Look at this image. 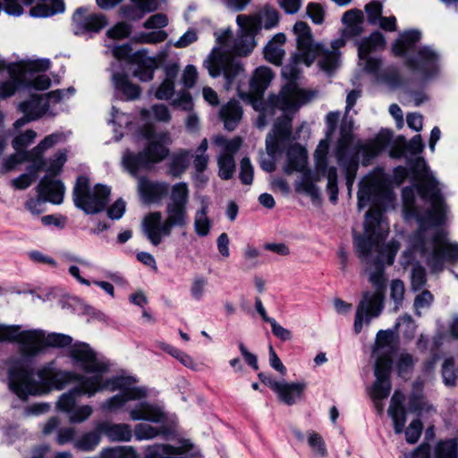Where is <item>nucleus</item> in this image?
Wrapping results in <instances>:
<instances>
[{"instance_id": "f257e3e1", "label": "nucleus", "mask_w": 458, "mask_h": 458, "mask_svg": "<svg viewBox=\"0 0 458 458\" xmlns=\"http://www.w3.org/2000/svg\"><path fill=\"white\" fill-rule=\"evenodd\" d=\"M412 169L418 181V191L425 201H428L429 208L421 212L414 205L413 188L403 190V216L406 220L415 218L419 229L409 237L408 249L403 252L400 263L404 268L412 265L411 287L417 291L426 284L425 268L415 262L417 256L425 259L432 272H440L445 262H458V243L449 242L447 232L440 227L445 221L446 208L438 182L423 159L419 158Z\"/></svg>"}, {"instance_id": "f03ea898", "label": "nucleus", "mask_w": 458, "mask_h": 458, "mask_svg": "<svg viewBox=\"0 0 458 458\" xmlns=\"http://www.w3.org/2000/svg\"><path fill=\"white\" fill-rule=\"evenodd\" d=\"M382 212L379 209H369L365 217L364 235L354 236V248L358 257L367 265H374L375 269L369 267V281L375 292H364L355 313L353 329L360 334L364 326H369L372 319L380 316L384 310L386 282L383 263L392 265L399 250L400 243L391 241L383 244L385 236L377 233L381 226Z\"/></svg>"}, {"instance_id": "7ed1b4c3", "label": "nucleus", "mask_w": 458, "mask_h": 458, "mask_svg": "<svg viewBox=\"0 0 458 458\" xmlns=\"http://www.w3.org/2000/svg\"><path fill=\"white\" fill-rule=\"evenodd\" d=\"M239 27L237 37L233 38V30L226 28L216 32V45L204 61L211 77L216 78L223 74L227 85L243 72L242 65L234 56H247L255 48V36L261 27V21L255 15L239 14L236 18Z\"/></svg>"}, {"instance_id": "20e7f679", "label": "nucleus", "mask_w": 458, "mask_h": 458, "mask_svg": "<svg viewBox=\"0 0 458 458\" xmlns=\"http://www.w3.org/2000/svg\"><path fill=\"white\" fill-rule=\"evenodd\" d=\"M37 379L32 369L22 360L13 363L8 372L10 389L20 398L26 399L29 395H40L52 389L61 390L71 382L81 384L87 378L81 374L58 370L54 362H49L38 369Z\"/></svg>"}, {"instance_id": "39448f33", "label": "nucleus", "mask_w": 458, "mask_h": 458, "mask_svg": "<svg viewBox=\"0 0 458 458\" xmlns=\"http://www.w3.org/2000/svg\"><path fill=\"white\" fill-rule=\"evenodd\" d=\"M383 148L384 145L379 140L353 143L352 122L345 121L342 123L335 156L338 165L345 174L349 195L352 193V188L356 178L360 157L362 159V165H368L370 160L381 152Z\"/></svg>"}, {"instance_id": "423d86ee", "label": "nucleus", "mask_w": 458, "mask_h": 458, "mask_svg": "<svg viewBox=\"0 0 458 458\" xmlns=\"http://www.w3.org/2000/svg\"><path fill=\"white\" fill-rule=\"evenodd\" d=\"M89 382L88 397L94 396L97 393L105 390L110 392L119 391L118 394L106 399L99 405L100 411L105 414L117 413L123 409L130 401L140 400L147 396L144 387L135 386V378L131 377H91Z\"/></svg>"}, {"instance_id": "0eeeda50", "label": "nucleus", "mask_w": 458, "mask_h": 458, "mask_svg": "<svg viewBox=\"0 0 458 458\" xmlns=\"http://www.w3.org/2000/svg\"><path fill=\"white\" fill-rule=\"evenodd\" d=\"M141 134L148 140V147L138 154L127 151L123 157L124 167L132 174L161 162L169 153L167 145L171 143V139L167 132L157 133L153 127L146 126L141 130Z\"/></svg>"}, {"instance_id": "6e6552de", "label": "nucleus", "mask_w": 458, "mask_h": 458, "mask_svg": "<svg viewBox=\"0 0 458 458\" xmlns=\"http://www.w3.org/2000/svg\"><path fill=\"white\" fill-rule=\"evenodd\" d=\"M165 218L159 211L148 214L142 221V231L154 246L162 242L164 237L170 236L174 227L183 228L188 224L187 208L166 206Z\"/></svg>"}, {"instance_id": "1a4fd4ad", "label": "nucleus", "mask_w": 458, "mask_h": 458, "mask_svg": "<svg viewBox=\"0 0 458 458\" xmlns=\"http://www.w3.org/2000/svg\"><path fill=\"white\" fill-rule=\"evenodd\" d=\"M308 100L307 94L295 84L290 83L284 86L277 96L273 95L269 97L268 102L265 106H262V102L260 101L259 108H255L259 110V114L256 121L257 127L263 129L268 123L267 119L274 115L276 108L283 111L284 114L277 120L275 125L284 117L289 118L292 122L288 114L298 111L300 106Z\"/></svg>"}, {"instance_id": "9d476101", "label": "nucleus", "mask_w": 458, "mask_h": 458, "mask_svg": "<svg viewBox=\"0 0 458 458\" xmlns=\"http://www.w3.org/2000/svg\"><path fill=\"white\" fill-rule=\"evenodd\" d=\"M13 334L8 342L18 343L24 356L33 357L46 347H65L71 345L72 338L68 335L46 333L39 329L21 330L19 325H13Z\"/></svg>"}, {"instance_id": "9b49d317", "label": "nucleus", "mask_w": 458, "mask_h": 458, "mask_svg": "<svg viewBox=\"0 0 458 458\" xmlns=\"http://www.w3.org/2000/svg\"><path fill=\"white\" fill-rule=\"evenodd\" d=\"M340 114L338 112H330L327 115V139L321 140L314 152L315 170L318 174L316 181L320 180V176L327 178V190L329 192L330 200L335 203L338 197L337 186V170L335 166H328L327 152H328V140L333 134L336 123L339 120Z\"/></svg>"}, {"instance_id": "f8f14e48", "label": "nucleus", "mask_w": 458, "mask_h": 458, "mask_svg": "<svg viewBox=\"0 0 458 458\" xmlns=\"http://www.w3.org/2000/svg\"><path fill=\"white\" fill-rule=\"evenodd\" d=\"M110 192V188L104 184H97L90 190L88 178L81 175L73 188V201L85 213L97 214L106 207Z\"/></svg>"}, {"instance_id": "ddd939ff", "label": "nucleus", "mask_w": 458, "mask_h": 458, "mask_svg": "<svg viewBox=\"0 0 458 458\" xmlns=\"http://www.w3.org/2000/svg\"><path fill=\"white\" fill-rule=\"evenodd\" d=\"M405 65L421 83L426 84L440 75V55L433 47L424 46L406 57Z\"/></svg>"}, {"instance_id": "4468645a", "label": "nucleus", "mask_w": 458, "mask_h": 458, "mask_svg": "<svg viewBox=\"0 0 458 458\" xmlns=\"http://www.w3.org/2000/svg\"><path fill=\"white\" fill-rule=\"evenodd\" d=\"M390 191L385 174L381 169L365 177L360 182L358 191V208L361 210L369 203H377L390 197Z\"/></svg>"}, {"instance_id": "2eb2a0df", "label": "nucleus", "mask_w": 458, "mask_h": 458, "mask_svg": "<svg viewBox=\"0 0 458 458\" xmlns=\"http://www.w3.org/2000/svg\"><path fill=\"white\" fill-rule=\"evenodd\" d=\"M292 134V125L289 118L284 117L283 120L274 125L266 138L267 155L260 157V166L266 172H273L276 169L275 156L279 151L280 145L290 139Z\"/></svg>"}, {"instance_id": "dca6fc26", "label": "nucleus", "mask_w": 458, "mask_h": 458, "mask_svg": "<svg viewBox=\"0 0 458 458\" xmlns=\"http://www.w3.org/2000/svg\"><path fill=\"white\" fill-rule=\"evenodd\" d=\"M212 144L219 148L217 156L218 175L222 180H229L235 172V161L233 156L240 149L242 140L235 137L228 140L217 135L212 139Z\"/></svg>"}, {"instance_id": "f3484780", "label": "nucleus", "mask_w": 458, "mask_h": 458, "mask_svg": "<svg viewBox=\"0 0 458 458\" xmlns=\"http://www.w3.org/2000/svg\"><path fill=\"white\" fill-rule=\"evenodd\" d=\"M70 356L75 365L90 377H103L108 371L109 364L99 360L95 351L86 343H77L71 348Z\"/></svg>"}, {"instance_id": "a211bd4d", "label": "nucleus", "mask_w": 458, "mask_h": 458, "mask_svg": "<svg viewBox=\"0 0 458 458\" xmlns=\"http://www.w3.org/2000/svg\"><path fill=\"white\" fill-rule=\"evenodd\" d=\"M301 61L310 66L319 53V44H314L310 28L304 21H298L293 26Z\"/></svg>"}, {"instance_id": "6ab92c4d", "label": "nucleus", "mask_w": 458, "mask_h": 458, "mask_svg": "<svg viewBox=\"0 0 458 458\" xmlns=\"http://www.w3.org/2000/svg\"><path fill=\"white\" fill-rule=\"evenodd\" d=\"M396 348V340L394 331L379 330L376 335L373 348V354L377 358L375 369L377 365L383 369L385 362H387V375L390 376L392 367V355Z\"/></svg>"}, {"instance_id": "aec40b11", "label": "nucleus", "mask_w": 458, "mask_h": 458, "mask_svg": "<svg viewBox=\"0 0 458 458\" xmlns=\"http://www.w3.org/2000/svg\"><path fill=\"white\" fill-rule=\"evenodd\" d=\"M72 24L77 35L89 32H98L107 24L106 18L102 13H89L86 7H79L72 15Z\"/></svg>"}, {"instance_id": "412c9836", "label": "nucleus", "mask_w": 458, "mask_h": 458, "mask_svg": "<svg viewBox=\"0 0 458 458\" xmlns=\"http://www.w3.org/2000/svg\"><path fill=\"white\" fill-rule=\"evenodd\" d=\"M386 40L380 32H373L369 37L365 38L359 43L358 55L360 60L365 61L364 69L369 73H376L380 67L378 59L370 58L369 55L385 47Z\"/></svg>"}, {"instance_id": "4be33fe9", "label": "nucleus", "mask_w": 458, "mask_h": 458, "mask_svg": "<svg viewBox=\"0 0 458 458\" xmlns=\"http://www.w3.org/2000/svg\"><path fill=\"white\" fill-rule=\"evenodd\" d=\"M64 135L62 132H55L46 136L36 147L26 152L27 158L31 165L29 166L30 174H37L43 170L47 165L44 158L45 152L53 148L55 144L62 141Z\"/></svg>"}, {"instance_id": "5701e85b", "label": "nucleus", "mask_w": 458, "mask_h": 458, "mask_svg": "<svg viewBox=\"0 0 458 458\" xmlns=\"http://www.w3.org/2000/svg\"><path fill=\"white\" fill-rule=\"evenodd\" d=\"M380 366L377 365L374 370L376 380L369 389V396L377 411L382 413L384 411L383 400L388 397L392 385L389 375H387V362H385L383 369Z\"/></svg>"}, {"instance_id": "b1692460", "label": "nucleus", "mask_w": 458, "mask_h": 458, "mask_svg": "<svg viewBox=\"0 0 458 458\" xmlns=\"http://www.w3.org/2000/svg\"><path fill=\"white\" fill-rule=\"evenodd\" d=\"M345 45V39L343 38H336L331 42V49L319 44V53H318V63L322 71L330 74L340 64L339 49Z\"/></svg>"}, {"instance_id": "393cba45", "label": "nucleus", "mask_w": 458, "mask_h": 458, "mask_svg": "<svg viewBox=\"0 0 458 458\" xmlns=\"http://www.w3.org/2000/svg\"><path fill=\"white\" fill-rule=\"evenodd\" d=\"M138 190L144 203L160 202L169 192V184L163 182H152L144 177L139 179Z\"/></svg>"}, {"instance_id": "a878e982", "label": "nucleus", "mask_w": 458, "mask_h": 458, "mask_svg": "<svg viewBox=\"0 0 458 458\" xmlns=\"http://www.w3.org/2000/svg\"><path fill=\"white\" fill-rule=\"evenodd\" d=\"M273 78L274 73L272 70L267 66L258 67L254 71L250 81V94L255 98L252 102L254 108H259V105L260 104L263 94L269 87Z\"/></svg>"}, {"instance_id": "bb28decb", "label": "nucleus", "mask_w": 458, "mask_h": 458, "mask_svg": "<svg viewBox=\"0 0 458 458\" xmlns=\"http://www.w3.org/2000/svg\"><path fill=\"white\" fill-rule=\"evenodd\" d=\"M193 448V444L183 439L180 441L179 446L170 445H154L146 450L145 458H184L182 455Z\"/></svg>"}, {"instance_id": "cd10ccee", "label": "nucleus", "mask_w": 458, "mask_h": 458, "mask_svg": "<svg viewBox=\"0 0 458 458\" xmlns=\"http://www.w3.org/2000/svg\"><path fill=\"white\" fill-rule=\"evenodd\" d=\"M37 190L39 198L44 201H49L54 204H61L63 202L64 186L60 180L46 175L40 180Z\"/></svg>"}, {"instance_id": "c85d7f7f", "label": "nucleus", "mask_w": 458, "mask_h": 458, "mask_svg": "<svg viewBox=\"0 0 458 458\" xmlns=\"http://www.w3.org/2000/svg\"><path fill=\"white\" fill-rule=\"evenodd\" d=\"M132 64L137 65L133 75L139 80L149 81L153 79L154 72L157 67V61L148 56L146 49L143 48L134 53Z\"/></svg>"}, {"instance_id": "c756f323", "label": "nucleus", "mask_w": 458, "mask_h": 458, "mask_svg": "<svg viewBox=\"0 0 458 458\" xmlns=\"http://www.w3.org/2000/svg\"><path fill=\"white\" fill-rule=\"evenodd\" d=\"M305 389L304 382L288 383L283 380L280 384L273 385V391L277 394L280 402L287 405H293L301 400Z\"/></svg>"}, {"instance_id": "7c9ffc66", "label": "nucleus", "mask_w": 458, "mask_h": 458, "mask_svg": "<svg viewBox=\"0 0 458 458\" xmlns=\"http://www.w3.org/2000/svg\"><path fill=\"white\" fill-rule=\"evenodd\" d=\"M179 64L177 63H170L163 67L165 79L157 88L154 95L157 99L168 100L174 94V81L179 72Z\"/></svg>"}, {"instance_id": "2f4dec72", "label": "nucleus", "mask_w": 458, "mask_h": 458, "mask_svg": "<svg viewBox=\"0 0 458 458\" xmlns=\"http://www.w3.org/2000/svg\"><path fill=\"white\" fill-rule=\"evenodd\" d=\"M19 109L24 114L29 115L33 121L39 119L45 114L55 115V113L49 109L47 100L43 96H32L29 100L20 103Z\"/></svg>"}, {"instance_id": "473e14b6", "label": "nucleus", "mask_w": 458, "mask_h": 458, "mask_svg": "<svg viewBox=\"0 0 458 458\" xmlns=\"http://www.w3.org/2000/svg\"><path fill=\"white\" fill-rule=\"evenodd\" d=\"M98 428L111 442H129L132 437L131 427L125 423H113L105 420L98 423Z\"/></svg>"}, {"instance_id": "72a5a7b5", "label": "nucleus", "mask_w": 458, "mask_h": 458, "mask_svg": "<svg viewBox=\"0 0 458 458\" xmlns=\"http://www.w3.org/2000/svg\"><path fill=\"white\" fill-rule=\"evenodd\" d=\"M130 418L132 420H148L154 423H161L165 420V414L160 407L144 402L130 411Z\"/></svg>"}, {"instance_id": "f704fd0d", "label": "nucleus", "mask_w": 458, "mask_h": 458, "mask_svg": "<svg viewBox=\"0 0 458 458\" xmlns=\"http://www.w3.org/2000/svg\"><path fill=\"white\" fill-rule=\"evenodd\" d=\"M286 165L284 171L287 174L293 172H302L306 168L308 155L306 149L300 144L292 145L286 154Z\"/></svg>"}, {"instance_id": "c9c22d12", "label": "nucleus", "mask_w": 458, "mask_h": 458, "mask_svg": "<svg viewBox=\"0 0 458 458\" xmlns=\"http://www.w3.org/2000/svg\"><path fill=\"white\" fill-rule=\"evenodd\" d=\"M91 379V377H88L83 379L81 384H79L77 386L72 388L70 391L63 394L56 403L57 409L63 412L67 413L68 415L72 411L76 405L77 397L81 395H87L86 393L87 388H89V380Z\"/></svg>"}, {"instance_id": "e433bc0d", "label": "nucleus", "mask_w": 458, "mask_h": 458, "mask_svg": "<svg viewBox=\"0 0 458 458\" xmlns=\"http://www.w3.org/2000/svg\"><path fill=\"white\" fill-rule=\"evenodd\" d=\"M112 83L115 91L121 93L126 100H134L140 96V88L131 82L125 73L113 72Z\"/></svg>"}, {"instance_id": "4c0bfd02", "label": "nucleus", "mask_w": 458, "mask_h": 458, "mask_svg": "<svg viewBox=\"0 0 458 458\" xmlns=\"http://www.w3.org/2000/svg\"><path fill=\"white\" fill-rule=\"evenodd\" d=\"M286 38L284 34L278 33L275 35L271 40L264 47L265 59L276 65H281L284 57L285 52L283 48Z\"/></svg>"}, {"instance_id": "58836bf2", "label": "nucleus", "mask_w": 458, "mask_h": 458, "mask_svg": "<svg viewBox=\"0 0 458 458\" xmlns=\"http://www.w3.org/2000/svg\"><path fill=\"white\" fill-rule=\"evenodd\" d=\"M64 9L63 0H38L30 9V15L33 18H47L64 13Z\"/></svg>"}, {"instance_id": "ea45409f", "label": "nucleus", "mask_w": 458, "mask_h": 458, "mask_svg": "<svg viewBox=\"0 0 458 458\" xmlns=\"http://www.w3.org/2000/svg\"><path fill=\"white\" fill-rule=\"evenodd\" d=\"M421 34L419 30H411L402 33L392 47L393 54L395 56L411 55L415 44L420 39Z\"/></svg>"}, {"instance_id": "a19ab883", "label": "nucleus", "mask_w": 458, "mask_h": 458, "mask_svg": "<svg viewBox=\"0 0 458 458\" xmlns=\"http://www.w3.org/2000/svg\"><path fill=\"white\" fill-rule=\"evenodd\" d=\"M345 25L344 36L353 38L360 36L363 32V13L358 9H352L345 12L342 18Z\"/></svg>"}, {"instance_id": "79ce46f5", "label": "nucleus", "mask_w": 458, "mask_h": 458, "mask_svg": "<svg viewBox=\"0 0 458 458\" xmlns=\"http://www.w3.org/2000/svg\"><path fill=\"white\" fill-rule=\"evenodd\" d=\"M135 5L128 4L121 8L123 17L130 20H140L145 13H150L157 9L156 0H131Z\"/></svg>"}, {"instance_id": "37998d69", "label": "nucleus", "mask_w": 458, "mask_h": 458, "mask_svg": "<svg viewBox=\"0 0 458 458\" xmlns=\"http://www.w3.org/2000/svg\"><path fill=\"white\" fill-rule=\"evenodd\" d=\"M219 115L224 122L225 128L227 131H233L242 119V108L238 101L230 100L221 107Z\"/></svg>"}, {"instance_id": "c03bdc74", "label": "nucleus", "mask_w": 458, "mask_h": 458, "mask_svg": "<svg viewBox=\"0 0 458 458\" xmlns=\"http://www.w3.org/2000/svg\"><path fill=\"white\" fill-rule=\"evenodd\" d=\"M102 440V431L98 428L82 433L78 438L73 441L75 449L90 453L97 449Z\"/></svg>"}, {"instance_id": "a18cd8bd", "label": "nucleus", "mask_w": 458, "mask_h": 458, "mask_svg": "<svg viewBox=\"0 0 458 458\" xmlns=\"http://www.w3.org/2000/svg\"><path fill=\"white\" fill-rule=\"evenodd\" d=\"M208 200L206 197H200V208L194 216L195 233L201 237L207 236L211 228V220L208 217Z\"/></svg>"}, {"instance_id": "49530a36", "label": "nucleus", "mask_w": 458, "mask_h": 458, "mask_svg": "<svg viewBox=\"0 0 458 458\" xmlns=\"http://www.w3.org/2000/svg\"><path fill=\"white\" fill-rule=\"evenodd\" d=\"M23 85V73L20 70L11 69L9 77L0 83V98H5L13 96L18 88Z\"/></svg>"}, {"instance_id": "de8ad7c7", "label": "nucleus", "mask_w": 458, "mask_h": 458, "mask_svg": "<svg viewBox=\"0 0 458 458\" xmlns=\"http://www.w3.org/2000/svg\"><path fill=\"white\" fill-rule=\"evenodd\" d=\"M189 202V188L186 182L174 184L170 191V198L166 206L187 208Z\"/></svg>"}, {"instance_id": "09e8293b", "label": "nucleus", "mask_w": 458, "mask_h": 458, "mask_svg": "<svg viewBox=\"0 0 458 458\" xmlns=\"http://www.w3.org/2000/svg\"><path fill=\"white\" fill-rule=\"evenodd\" d=\"M434 458H458V441L447 439L438 442L434 449Z\"/></svg>"}, {"instance_id": "8fccbe9b", "label": "nucleus", "mask_w": 458, "mask_h": 458, "mask_svg": "<svg viewBox=\"0 0 458 458\" xmlns=\"http://www.w3.org/2000/svg\"><path fill=\"white\" fill-rule=\"evenodd\" d=\"M140 114L144 118H152L162 123H168L171 120L170 112L163 104L154 105L149 110L142 109Z\"/></svg>"}, {"instance_id": "3c124183", "label": "nucleus", "mask_w": 458, "mask_h": 458, "mask_svg": "<svg viewBox=\"0 0 458 458\" xmlns=\"http://www.w3.org/2000/svg\"><path fill=\"white\" fill-rule=\"evenodd\" d=\"M101 458H138L136 451L131 446H115L102 449Z\"/></svg>"}, {"instance_id": "603ef678", "label": "nucleus", "mask_w": 458, "mask_h": 458, "mask_svg": "<svg viewBox=\"0 0 458 458\" xmlns=\"http://www.w3.org/2000/svg\"><path fill=\"white\" fill-rule=\"evenodd\" d=\"M190 159V152L181 151L173 156L170 162V173L173 176H179L188 166Z\"/></svg>"}, {"instance_id": "864d4df0", "label": "nucleus", "mask_w": 458, "mask_h": 458, "mask_svg": "<svg viewBox=\"0 0 458 458\" xmlns=\"http://www.w3.org/2000/svg\"><path fill=\"white\" fill-rule=\"evenodd\" d=\"M160 434H165L164 428L157 429L148 424H139L134 428V435L137 440L152 439Z\"/></svg>"}, {"instance_id": "5fc2aeb1", "label": "nucleus", "mask_w": 458, "mask_h": 458, "mask_svg": "<svg viewBox=\"0 0 458 458\" xmlns=\"http://www.w3.org/2000/svg\"><path fill=\"white\" fill-rule=\"evenodd\" d=\"M307 441L315 454L321 457L327 456V450L326 443L319 434L315 431L308 432Z\"/></svg>"}, {"instance_id": "6e6d98bb", "label": "nucleus", "mask_w": 458, "mask_h": 458, "mask_svg": "<svg viewBox=\"0 0 458 458\" xmlns=\"http://www.w3.org/2000/svg\"><path fill=\"white\" fill-rule=\"evenodd\" d=\"M161 348L165 352L169 353L171 356L177 359L185 367L193 368L195 366L193 359L190 355L178 350L177 348L166 344H162Z\"/></svg>"}, {"instance_id": "4d7b16f0", "label": "nucleus", "mask_w": 458, "mask_h": 458, "mask_svg": "<svg viewBox=\"0 0 458 458\" xmlns=\"http://www.w3.org/2000/svg\"><path fill=\"white\" fill-rule=\"evenodd\" d=\"M37 137V132L33 130H27L23 133L16 136L13 140V148L19 152H23V149L30 145Z\"/></svg>"}, {"instance_id": "13d9d810", "label": "nucleus", "mask_w": 458, "mask_h": 458, "mask_svg": "<svg viewBox=\"0 0 458 458\" xmlns=\"http://www.w3.org/2000/svg\"><path fill=\"white\" fill-rule=\"evenodd\" d=\"M35 0H4V11L9 15L20 16L23 13V5L30 6Z\"/></svg>"}, {"instance_id": "bf43d9fd", "label": "nucleus", "mask_w": 458, "mask_h": 458, "mask_svg": "<svg viewBox=\"0 0 458 458\" xmlns=\"http://www.w3.org/2000/svg\"><path fill=\"white\" fill-rule=\"evenodd\" d=\"M93 413V408L90 405L85 404L79 407H74L72 411L69 414V421L71 423H82L87 420Z\"/></svg>"}, {"instance_id": "052dcab7", "label": "nucleus", "mask_w": 458, "mask_h": 458, "mask_svg": "<svg viewBox=\"0 0 458 458\" xmlns=\"http://www.w3.org/2000/svg\"><path fill=\"white\" fill-rule=\"evenodd\" d=\"M404 284L403 281L399 279H394L391 282L390 284V296L391 299L394 301V311H397L403 302V295H404Z\"/></svg>"}, {"instance_id": "680f3d73", "label": "nucleus", "mask_w": 458, "mask_h": 458, "mask_svg": "<svg viewBox=\"0 0 458 458\" xmlns=\"http://www.w3.org/2000/svg\"><path fill=\"white\" fill-rule=\"evenodd\" d=\"M254 169L249 157H243L240 163V180L243 184L250 185L253 181Z\"/></svg>"}, {"instance_id": "e2e57ef3", "label": "nucleus", "mask_w": 458, "mask_h": 458, "mask_svg": "<svg viewBox=\"0 0 458 458\" xmlns=\"http://www.w3.org/2000/svg\"><path fill=\"white\" fill-rule=\"evenodd\" d=\"M66 160L67 156L65 150H59L50 159L47 172L53 175L58 174L61 172Z\"/></svg>"}, {"instance_id": "0e129e2a", "label": "nucleus", "mask_w": 458, "mask_h": 458, "mask_svg": "<svg viewBox=\"0 0 458 458\" xmlns=\"http://www.w3.org/2000/svg\"><path fill=\"white\" fill-rule=\"evenodd\" d=\"M403 327H404L403 328L404 335L408 338H412L415 334L416 325H415L414 320L412 319V318L410 315L405 314L397 319L394 327L397 329V328Z\"/></svg>"}, {"instance_id": "69168bd1", "label": "nucleus", "mask_w": 458, "mask_h": 458, "mask_svg": "<svg viewBox=\"0 0 458 458\" xmlns=\"http://www.w3.org/2000/svg\"><path fill=\"white\" fill-rule=\"evenodd\" d=\"M368 20L371 24H377L379 19L382 17L383 7L377 1H372L365 6Z\"/></svg>"}, {"instance_id": "338daca9", "label": "nucleus", "mask_w": 458, "mask_h": 458, "mask_svg": "<svg viewBox=\"0 0 458 458\" xmlns=\"http://www.w3.org/2000/svg\"><path fill=\"white\" fill-rule=\"evenodd\" d=\"M454 367V362L452 358L445 360L442 367V375L446 386H454L455 383L456 375Z\"/></svg>"}, {"instance_id": "774afa93", "label": "nucleus", "mask_w": 458, "mask_h": 458, "mask_svg": "<svg viewBox=\"0 0 458 458\" xmlns=\"http://www.w3.org/2000/svg\"><path fill=\"white\" fill-rule=\"evenodd\" d=\"M422 432V423L419 420L411 421L405 431L406 441L410 444H415Z\"/></svg>"}]
</instances>
